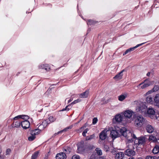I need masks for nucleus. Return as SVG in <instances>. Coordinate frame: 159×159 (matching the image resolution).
Instances as JSON below:
<instances>
[{"label": "nucleus", "mask_w": 159, "mask_h": 159, "mask_svg": "<svg viewBox=\"0 0 159 159\" xmlns=\"http://www.w3.org/2000/svg\"><path fill=\"white\" fill-rule=\"evenodd\" d=\"M156 157L155 156H148L146 157V159H156Z\"/></svg>", "instance_id": "39"}, {"label": "nucleus", "mask_w": 159, "mask_h": 159, "mask_svg": "<svg viewBox=\"0 0 159 159\" xmlns=\"http://www.w3.org/2000/svg\"><path fill=\"white\" fill-rule=\"evenodd\" d=\"M2 152V150L1 147L0 146V159H4V157L1 154Z\"/></svg>", "instance_id": "47"}, {"label": "nucleus", "mask_w": 159, "mask_h": 159, "mask_svg": "<svg viewBox=\"0 0 159 159\" xmlns=\"http://www.w3.org/2000/svg\"><path fill=\"white\" fill-rule=\"evenodd\" d=\"M138 159H143L142 158H141V157H139V158H138Z\"/></svg>", "instance_id": "58"}, {"label": "nucleus", "mask_w": 159, "mask_h": 159, "mask_svg": "<svg viewBox=\"0 0 159 159\" xmlns=\"http://www.w3.org/2000/svg\"><path fill=\"white\" fill-rule=\"evenodd\" d=\"M121 128L118 127H115V130H112L111 132L110 135L113 140L122 135V132Z\"/></svg>", "instance_id": "2"}, {"label": "nucleus", "mask_w": 159, "mask_h": 159, "mask_svg": "<svg viewBox=\"0 0 159 159\" xmlns=\"http://www.w3.org/2000/svg\"><path fill=\"white\" fill-rule=\"evenodd\" d=\"M152 152L154 154H156L158 153L159 152V146L157 145H156L152 150Z\"/></svg>", "instance_id": "26"}, {"label": "nucleus", "mask_w": 159, "mask_h": 159, "mask_svg": "<svg viewBox=\"0 0 159 159\" xmlns=\"http://www.w3.org/2000/svg\"><path fill=\"white\" fill-rule=\"evenodd\" d=\"M72 127H73V125H71L70 126L67 127L65 129L61 130V131L62 132H64V131H67L69 129H71Z\"/></svg>", "instance_id": "36"}, {"label": "nucleus", "mask_w": 159, "mask_h": 159, "mask_svg": "<svg viewBox=\"0 0 159 159\" xmlns=\"http://www.w3.org/2000/svg\"><path fill=\"white\" fill-rule=\"evenodd\" d=\"M33 131L35 132V130H33L30 131V136H29L28 138V139L29 141H32L34 140L36 137L35 135L39 134L38 133H37L35 132L34 134V133H32Z\"/></svg>", "instance_id": "15"}, {"label": "nucleus", "mask_w": 159, "mask_h": 159, "mask_svg": "<svg viewBox=\"0 0 159 159\" xmlns=\"http://www.w3.org/2000/svg\"><path fill=\"white\" fill-rule=\"evenodd\" d=\"M39 154V151H36L31 156V159H36L37 157Z\"/></svg>", "instance_id": "31"}, {"label": "nucleus", "mask_w": 159, "mask_h": 159, "mask_svg": "<svg viewBox=\"0 0 159 159\" xmlns=\"http://www.w3.org/2000/svg\"><path fill=\"white\" fill-rule=\"evenodd\" d=\"M156 137L154 136L153 134L149 136V140H152L154 142H157L159 143V140L157 139V138Z\"/></svg>", "instance_id": "24"}, {"label": "nucleus", "mask_w": 159, "mask_h": 159, "mask_svg": "<svg viewBox=\"0 0 159 159\" xmlns=\"http://www.w3.org/2000/svg\"><path fill=\"white\" fill-rule=\"evenodd\" d=\"M21 125V122L17 120L14 122L13 124V126L14 127H19Z\"/></svg>", "instance_id": "29"}, {"label": "nucleus", "mask_w": 159, "mask_h": 159, "mask_svg": "<svg viewBox=\"0 0 159 159\" xmlns=\"http://www.w3.org/2000/svg\"><path fill=\"white\" fill-rule=\"evenodd\" d=\"M96 150L97 151V152L98 155H102V150L101 149H100L99 148H96Z\"/></svg>", "instance_id": "38"}, {"label": "nucleus", "mask_w": 159, "mask_h": 159, "mask_svg": "<svg viewBox=\"0 0 159 159\" xmlns=\"http://www.w3.org/2000/svg\"><path fill=\"white\" fill-rule=\"evenodd\" d=\"M155 118L156 120L159 121V112L156 113Z\"/></svg>", "instance_id": "46"}, {"label": "nucleus", "mask_w": 159, "mask_h": 159, "mask_svg": "<svg viewBox=\"0 0 159 159\" xmlns=\"http://www.w3.org/2000/svg\"><path fill=\"white\" fill-rule=\"evenodd\" d=\"M21 125L23 129H28L30 127V122L28 120H25L21 122Z\"/></svg>", "instance_id": "13"}, {"label": "nucleus", "mask_w": 159, "mask_h": 159, "mask_svg": "<svg viewBox=\"0 0 159 159\" xmlns=\"http://www.w3.org/2000/svg\"><path fill=\"white\" fill-rule=\"evenodd\" d=\"M87 150V146L84 145V142L81 141L78 144V149L77 150V153L81 154L84 153Z\"/></svg>", "instance_id": "4"}, {"label": "nucleus", "mask_w": 159, "mask_h": 159, "mask_svg": "<svg viewBox=\"0 0 159 159\" xmlns=\"http://www.w3.org/2000/svg\"><path fill=\"white\" fill-rule=\"evenodd\" d=\"M125 154L126 155L129 156H133L135 155V152L132 149L129 148L125 151Z\"/></svg>", "instance_id": "12"}, {"label": "nucleus", "mask_w": 159, "mask_h": 159, "mask_svg": "<svg viewBox=\"0 0 159 159\" xmlns=\"http://www.w3.org/2000/svg\"><path fill=\"white\" fill-rule=\"evenodd\" d=\"M147 132L149 133H151L154 131V128L151 125H147L145 127Z\"/></svg>", "instance_id": "17"}, {"label": "nucleus", "mask_w": 159, "mask_h": 159, "mask_svg": "<svg viewBox=\"0 0 159 159\" xmlns=\"http://www.w3.org/2000/svg\"><path fill=\"white\" fill-rule=\"evenodd\" d=\"M95 137L94 134H93L89 136H87L86 138V140H90L93 139Z\"/></svg>", "instance_id": "35"}, {"label": "nucleus", "mask_w": 159, "mask_h": 159, "mask_svg": "<svg viewBox=\"0 0 159 159\" xmlns=\"http://www.w3.org/2000/svg\"><path fill=\"white\" fill-rule=\"evenodd\" d=\"M39 68L40 69H44L48 71L50 70V67L48 64L41 65L39 66Z\"/></svg>", "instance_id": "21"}, {"label": "nucleus", "mask_w": 159, "mask_h": 159, "mask_svg": "<svg viewBox=\"0 0 159 159\" xmlns=\"http://www.w3.org/2000/svg\"><path fill=\"white\" fill-rule=\"evenodd\" d=\"M104 149H105V150L106 152H107V151H109V147H108V146H107V145H105L104 146Z\"/></svg>", "instance_id": "48"}, {"label": "nucleus", "mask_w": 159, "mask_h": 159, "mask_svg": "<svg viewBox=\"0 0 159 159\" xmlns=\"http://www.w3.org/2000/svg\"><path fill=\"white\" fill-rule=\"evenodd\" d=\"M135 126L138 128H140L145 124L147 120L146 119L141 115L136 116L134 118Z\"/></svg>", "instance_id": "1"}, {"label": "nucleus", "mask_w": 159, "mask_h": 159, "mask_svg": "<svg viewBox=\"0 0 159 159\" xmlns=\"http://www.w3.org/2000/svg\"><path fill=\"white\" fill-rule=\"evenodd\" d=\"M93 145H92L91 146V148H89V149H92L93 148Z\"/></svg>", "instance_id": "55"}, {"label": "nucleus", "mask_w": 159, "mask_h": 159, "mask_svg": "<svg viewBox=\"0 0 159 159\" xmlns=\"http://www.w3.org/2000/svg\"><path fill=\"white\" fill-rule=\"evenodd\" d=\"M69 107V106H66V107L64 108H63L61 110V111H68L69 110V109L68 108V107Z\"/></svg>", "instance_id": "49"}, {"label": "nucleus", "mask_w": 159, "mask_h": 159, "mask_svg": "<svg viewBox=\"0 0 159 159\" xmlns=\"http://www.w3.org/2000/svg\"><path fill=\"white\" fill-rule=\"evenodd\" d=\"M72 100V99H70L68 101V103H70V102H71Z\"/></svg>", "instance_id": "56"}, {"label": "nucleus", "mask_w": 159, "mask_h": 159, "mask_svg": "<svg viewBox=\"0 0 159 159\" xmlns=\"http://www.w3.org/2000/svg\"><path fill=\"white\" fill-rule=\"evenodd\" d=\"M20 118L26 120L29 119V116L27 115H19L15 117L14 118V120H16L17 119Z\"/></svg>", "instance_id": "22"}, {"label": "nucleus", "mask_w": 159, "mask_h": 159, "mask_svg": "<svg viewBox=\"0 0 159 159\" xmlns=\"http://www.w3.org/2000/svg\"><path fill=\"white\" fill-rule=\"evenodd\" d=\"M134 143L137 146L139 145H144L146 143V138L144 136H140L135 138Z\"/></svg>", "instance_id": "5"}, {"label": "nucleus", "mask_w": 159, "mask_h": 159, "mask_svg": "<svg viewBox=\"0 0 159 159\" xmlns=\"http://www.w3.org/2000/svg\"><path fill=\"white\" fill-rule=\"evenodd\" d=\"M146 113L151 118L153 119L155 118V111L154 108L152 107L148 108Z\"/></svg>", "instance_id": "6"}, {"label": "nucleus", "mask_w": 159, "mask_h": 159, "mask_svg": "<svg viewBox=\"0 0 159 159\" xmlns=\"http://www.w3.org/2000/svg\"><path fill=\"white\" fill-rule=\"evenodd\" d=\"M62 133V132L61 131H61H60L56 133H55L54 134V136H56V135H57V134H59L60 133Z\"/></svg>", "instance_id": "50"}, {"label": "nucleus", "mask_w": 159, "mask_h": 159, "mask_svg": "<svg viewBox=\"0 0 159 159\" xmlns=\"http://www.w3.org/2000/svg\"><path fill=\"white\" fill-rule=\"evenodd\" d=\"M37 126H38V129H34L35 130V132L33 131L32 132L33 133H34V134L35 133H38V134H39L41 132V131L43 130L45 127L42 124H39Z\"/></svg>", "instance_id": "11"}, {"label": "nucleus", "mask_w": 159, "mask_h": 159, "mask_svg": "<svg viewBox=\"0 0 159 159\" xmlns=\"http://www.w3.org/2000/svg\"><path fill=\"white\" fill-rule=\"evenodd\" d=\"M153 93L152 91V90H149L148 92H147L145 94H144V96H146L148 95H149V94H150L152 93Z\"/></svg>", "instance_id": "44"}, {"label": "nucleus", "mask_w": 159, "mask_h": 159, "mask_svg": "<svg viewBox=\"0 0 159 159\" xmlns=\"http://www.w3.org/2000/svg\"><path fill=\"white\" fill-rule=\"evenodd\" d=\"M129 141L130 142L131 141V140H129Z\"/></svg>", "instance_id": "59"}, {"label": "nucleus", "mask_w": 159, "mask_h": 159, "mask_svg": "<svg viewBox=\"0 0 159 159\" xmlns=\"http://www.w3.org/2000/svg\"><path fill=\"white\" fill-rule=\"evenodd\" d=\"M158 158H159V156L158 157Z\"/></svg>", "instance_id": "61"}, {"label": "nucleus", "mask_w": 159, "mask_h": 159, "mask_svg": "<svg viewBox=\"0 0 159 159\" xmlns=\"http://www.w3.org/2000/svg\"><path fill=\"white\" fill-rule=\"evenodd\" d=\"M79 122H80V121H78V123H79Z\"/></svg>", "instance_id": "60"}, {"label": "nucleus", "mask_w": 159, "mask_h": 159, "mask_svg": "<svg viewBox=\"0 0 159 159\" xmlns=\"http://www.w3.org/2000/svg\"><path fill=\"white\" fill-rule=\"evenodd\" d=\"M80 100L79 99H77V100H76L75 101H74L73 102H72L71 104H76L78 102H80Z\"/></svg>", "instance_id": "45"}, {"label": "nucleus", "mask_w": 159, "mask_h": 159, "mask_svg": "<svg viewBox=\"0 0 159 159\" xmlns=\"http://www.w3.org/2000/svg\"><path fill=\"white\" fill-rule=\"evenodd\" d=\"M146 101L147 103L151 104H152L153 102V98L150 95L146 97Z\"/></svg>", "instance_id": "23"}, {"label": "nucleus", "mask_w": 159, "mask_h": 159, "mask_svg": "<svg viewBox=\"0 0 159 159\" xmlns=\"http://www.w3.org/2000/svg\"><path fill=\"white\" fill-rule=\"evenodd\" d=\"M159 89V87L158 85H154L153 88L151 89L153 92L157 91Z\"/></svg>", "instance_id": "34"}, {"label": "nucleus", "mask_w": 159, "mask_h": 159, "mask_svg": "<svg viewBox=\"0 0 159 159\" xmlns=\"http://www.w3.org/2000/svg\"><path fill=\"white\" fill-rule=\"evenodd\" d=\"M140 106H138L136 108L137 111H140L142 113H146V110L147 108L146 105L143 103H141L140 104Z\"/></svg>", "instance_id": "9"}, {"label": "nucleus", "mask_w": 159, "mask_h": 159, "mask_svg": "<svg viewBox=\"0 0 159 159\" xmlns=\"http://www.w3.org/2000/svg\"><path fill=\"white\" fill-rule=\"evenodd\" d=\"M127 97V94H122L118 97V100L122 101L124 100Z\"/></svg>", "instance_id": "25"}, {"label": "nucleus", "mask_w": 159, "mask_h": 159, "mask_svg": "<svg viewBox=\"0 0 159 159\" xmlns=\"http://www.w3.org/2000/svg\"><path fill=\"white\" fill-rule=\"evenodd\" d=\"M82 135L84 137L86 136V133L83 132L82 133Z\"/></svg>", "instance_id": "53"}, {"label": "nucleus", "mask_w": 159, "mask_h": 159, "mask_svg": "<svg viewBox=\"0 0 159 159\" xmlns=\"http://www.w3.org/2000/svg\"><path fill=\"white\" fill-rule=\"evenodd\" d=\"M89 92L88 91H86L83 93H82L80 95V97L82 98H86L88 97Z\"/></svg>", "instance_id": "28"}, {"label": "nucleus", "mask_w": 159, "mask_h": 159, "mask_svg": "<svg viewBox=\"0 0 159 159\" xmlns=\"http://www.w3.org/2000/svg\"><path fill=\"white\" fill-rule=\"evenodd\" d=\"M41 124L45 128L48 125V124H49L47 119L43 120Z\"/></svg>", "instance_id": "32"}, {"label": "nucleus", "mask_w": 159, "mask_h": 159, "mask_svg": "<svg viewBox=\"0 0 159 159\" xmlns=\"http://www.w3.org/2000/svg\"><path fill=\"white\" fill-rule=\"evenodd\" d=\"M63 153L66 154H69L71 151V149L68 147H65L63 149Z\"/></svg>", "instance_id": "27"}, {"label": "nucleus", "mask_w": 159, "mask_h": 159, "mask_svg": "<svg viewBox=\"0 0 159 159\" xmlns=\"http://www.w3.org/2000/svg\"><path fill=\"white\" fill-rule=\"evenodd\" d=\"M107 131L105 130L102 131L99 134V138L102 140H104L107 137Z\"/></svg>", "instance_id": "14"}, {"label": "nucleus", "mask_w": 159, "mask_h": 159, "mask_svg": "<svg viewBox=\"0 0 159 159\" xmlns=\"http://www.w3.org/2000/svg\"><path fill=\"white\" fill-rule=\"evenodd\" d=\"M122 132V135L127 139L131 138L135 139L136 138L135 135L132 132L127 130L126 129L125 127L121 128V130Z\"/></svg>", "instance_id": "3"}, {"label": "nucleus", "mask_w": 159, "mask_h": 159, "mask_svg": "<svg viewBox=\"0 0 159 159\" xmlns=\"http://www.w3.org/2000/svg\"><path fill=\"white\" fill-rule=\"evenodd\" d=\"M49 124L54 122L56 120V118L53 116H51L49 117L48 119H47Z\"/></svg>", "instance_id": "30"}, {"label": "nucleus", "mask_w": 159, "mask_h": 159, "mask_svg": "<svg viewBox=\"0 0 159 159\" xmlns=\"http://www.w3.org/2000/svg\"><path fill=\"white\" fill-rule=\"evenodd\" d=\"M124 71V70H121L119 73L114 77L113 79L117 80L121 79L123 75V73Z\"/></svg>", "instance_id": "20"}, {"label": "nucleus", "mask_w": 159, "mask_h": 159, "mask_svg": "<svg viewBox=\"0 0 159 159\" xmlns=\"http://www.w3.org/2000/svg\"><path fill=\"white\" fill-rule=\"evenodd\" d=\"M155 105H156L157 106L159 107V101L158 102L155 103Z\"/></svg>", "instance_id": "52"}, {"label": "nucleus", "mask_w": 159, "mask_h": 159, "mask_svg": "<svg viewBox=\"0 0 159 159\" xmlns=\"http://www.w3.org/2000/svg\"><path fill=\"white\" fill-rule=\"evenodd\" d=\"M98 121V119L97 118L95 117L93 118V122L92 123L93 125L95 124Z\"/></svg>", "instance_id": "41"}, {"label": "nucleus", "mask_w": 159, "mask_h": 159, "mask_svg": "<svg viewBox=\"0 0 159 159\" xmlns=\"http://www.w3.org/2000/svg\"><path fill=\"white\" fill-rule=\"evenodd\" d=\"M123 115L119 114L115 116V118L113 119V122L114 123L121 122L123 120Z\"/></svg>", "instance_id": "8"}, {"label": "nucleus", "mask_w": 159, "mask_h": 159, "mask_svg": "<svg viewBox=\"0 0 159 159\" xmlns=\"http://www.w3.org/2000/svg\"><path fill=\"white\" fill-rule=\"evenodd\" d=\"M11 152V150L9 149L8 148L6 150V155H8L10 154Z\"/></svg>", "instance_id": "43"}, {"label": "nucleus", "mask_w": 159, "mask_h": 159, "mask_svg": "<svg viewBox=\"0 0 159 159\" xmlns=\"http://www.w3.org/2000/svg\"><path fill=\"white\" fill-rule=\"evenodd\" d=\"M72 159H80V158L79 155H75L72 157Z\"/></svg>", "instance_id": "42"}, {"label": "nucleus", "mask_w": 159, "mask_h": 159, "mask_svg": "<svg viewBox=\"0 0 159 159\" xmlns=\"http://www.w3.org/2000/svg\"><path fill=\"white\" fill-rule=\"evenodd\" d=\"M129 159H135L133 157H130Z\"/></svg>", "instance_id": "57"}, {"label": "nucleus", "mask_w": 159, "mask_h": 159, "mask_svg": "<svg viewBox=\"0 0 159 159\" xmlns=\"http://www.w3.org/2000/svg\"><path fill=\"white\" fill-rule=\"evenodd\" d=\"M155 104L159 101V94H157L154 98Z\"/></svg>", "instance_id": "33"}, {"label": "nucleus", "mask_w": 159, "mask_h": 159, "mask_svg": "<svg viewBox=\"0 0 159 159\" xmlns=\"http://www.w3.org/2000/svg\"><path fill=\"white\" fill-rule=\"evenodd\" d=\"M151 84V83L150 81L148 80H146L144 81V82L140 84L138 86V87L141 86L140 87L141 89H144L150 86Z\"/></svg>", "instance_id": "7"}, {"label": "nucleus", "mask_w": 159, "mask_h": 159, "mask_svg": "<svg viewBox=\"0 0 159 159\" xmlns=\"http://www.w3.org/2000/svg\"><path fill=\"white\" fill-rule=\"evenodd\" d=\"M86 127L85 125H84L82 127H81L80 129L77 130V132L78 133H81L82 132L83 130Z\"/></svg>", "instance_id": "37"}, {"label": "nucleus", "mask_w": 159, "mask_h": 159, "mask_svg": "<svg viewBox=\"0 0 159 159\" xmlns=\"http://www.w3.org/2000/svg\"><path fill=\"white\" fill-rule=\"evenodd\" d=\"M133 113L132 111L128 110L124 112V115L126 118H130L131 117Z\"/></svg>", "instance_id": "19"}, {"label": "nucleus", "mask_w": 159, "mask_h": 159, "mask_svg": "<svg viewBox=\"0 0 159 159\" xmlns=\"http://www.w3.org/2000/svg\"><path fill=\"white\" fill-rule=\"evenodd\" d=\"M145 43H142L139 44H137L134 47L132 48H130L128 49H127L125 52L123 54V55L124 56L127 54L130 53L132 51L134 50L135 48L138 47H139L141 46Z\"/></svg>", "instance_id": "10"}, {"label": "nucleus", "mask_w": 159, "mask_h": 159, "mask_svg": "<svg viewBox=\"0 0 159 159\" xmlns=\"http://www.w3.org/2000/svg\"><path fill=\"white\" fill-rule=\"evenodd\" d=\"M94 23V22L93 20H89L88 21V22H87V24L88 25H91L93 24Z\"/></svg>", "instance_id": "40"}, {"label": "nucleus", "mask_w": 159, "mask_h": 159, "mask_svg": "<svg viewBox=\"0 0 159 159\" xmlns=\"http://www.w3.org/2000/svg\"><path fill=\"white\" fill-rule=\"evenodd\" d=\"M115 157L116 159H122L124 156L123 152H119L114 154Z\"/></svg>", "instance_id": "16"}, {"label": "nucleus", "mask_w": 159, "mask_h": 159, "mask_svg": "<svg viewBox=\"0 0 159 159\" xmlns=\"http://www.w3.org/2000/svg\"><path fill=\"white\" fill-rule=\"evenodd\" d=\"M88 130H89V129L87 128V129H85L84 130L83 132L86 134L87 132L88 131Z\"/></svg>", "instance_id": "51"}, {"label": "nucleus", "mask_w": 159, "mask_h": 159, "mask_svg": "<svg viewBox=\"0 0 159 159\" xmlns=\"http://www.w3.org/2000/svg\"><path fill=\"white\" fill-rule=\"evenodd\" d=\"M66 158V154L63 152L57 154L56 156V159H65Z\"/></svg>", "instance_id": "18"}, {"label": "nucleus", "mask_w": 159, "mask_h": 159, "mask_svg": "<svg viewBox=\"0 0 159 159\" xmlns=\"http://www.w3.org/2000/svg\"><path fill=\"white\" fill-rule=\"evenodd\" d=\"M150 74V73L149 72H148L147 74V75L148 76H149Z\"/></svg>", "instance_id": "54"}]
</instances>
